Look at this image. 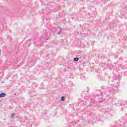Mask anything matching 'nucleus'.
Wrapping results in <instances>:
<instances>
[{"label": "nucleus", "mask_w": 127, "mask_h": 127, "mask_svg": "<svg viewBox=\"0 0 127 127\" xmlns=\"http://www.w3.org/2000/svg\"><path fill=\"white\" fill-rule=\"evenodd\" d=\"M6 96V94L5 93H1L0 94V98H3Z\"/></svg>", "instance_id": "1"}, {"label": "nucleus", "mask_w": 127, "mask_h": 127, "mask_svg": "<svg viewBox=\"0 0 127 127\" xmlns=\"http://www.w3.org/2000/svg\"><path fill=\"white\" fill-rule=\"evenodd\" d=\"M64 100H65V97L62 96V97H61V101L62 102H63V101H64Z\"/></svg>", "instance_id": "2"}, {"label": "nucleus", "mask_w": 127, "mask_h": 127, "mask_svg": "<svg viewBox=\"0 0 127 127\" xmlns=\"http://www.w3.org/2000/svg\"><path fill=\"white\" fill-rule=\"evenodd\" d=\"M73 59L74 61H78L79 60V58H74Z\"/></svg>", "instance_id": "3"}]
</instances>
